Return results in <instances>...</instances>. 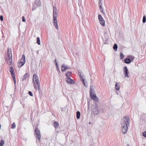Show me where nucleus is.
<instances>
[{"label": "nucleus", "mask_w": 146, "mask_h": 146, "mask_svg": "<svg viewBox=\"0 0 146 146\" xmlns=\"http://www.w3.org/2000/svg\"><path fill=\"white\" fill-rule=\"evenodd\" d=\"M102 6H101V5H100V6H99L100 10V11H101L102 13H103L104 14H105V12L104 11V10L103 8L102 7Z\"/></svg>", "instance_id": "24"}, {"label": "nucleus", "mask_w": 146, "mask_h": 146, "mask_svg": "<svg viewBox=\"0 0 146 146\" xmlns=\"http://www.w3.org/2000/svg\"><path fill=\"white\" fill-rule=\"evenodd\" d=\"M66 81L67 82L71 84H73L74 83V81L71 78H67Z\"/></svg>", "instance_id": "15"}, {"label": "nucleus", "mask_w": 146, "mask_h": 146, "mask_svg": "<svg viewBox=\"0 0 146 146\" xmlns=\"http://www.w3.org/2000/svg\"><path fill=\"white\" fill-rule=\"evenodd\" d=\"M36 6H35V4H33V8L32 9V11H34L36 9Z\"/></svg>", "instance_id": "36"}, {"label": "nucleus", "mask_w": 146, "mask_h": 146, "mask_svg": "<svg viewBox=\"0 0 146 146\" xmlns=\"http://www.w3.org/2000/svg\"><path fill=\"white\" fill-rule=\"evenodd\" d=\"M123 72L124 74L125 77L129 78L128 75L129 72L126 66H125L123 67Z\"/></svg>", "instance_id": "6"}, {"label": "nucleus", "mask_w": 146, "mask_h": 146, "mask_svg": "<svg viewBox=\"0 0 146 146\" xmlns=\"http://www.w3.org/2000/svg\"><path fill=\"white\" fill-rule=\"evenodd\" d=\"M22 21L23 22H25L26 21V20L24 16H22Z\"/></svg>", "instance_id": "40"}, {"label": "nucleus", "mask_w": 146, "mask_h": 146, "mask_svg": "<svg viewBox=\"0 0 146 146\" xmlns=\"http://www.w3.org/2000/svg\"><path fill=\"white\" fill-rule=\"evenodd\" d=\"M72 74V72H71L68 71L66 72L65 75L67 76V78H70Z\"/></svg>", "instance_id": "18"}, {"label": "nucleus", "mask_w": 146, "mask_h": 146, "mask_svg": "<svg viewBox=\"0 0 146 146\" xmlns=\"http://www.w3.org/2000/svg\"><path fill=\"white\" fill-rule=\"evenodd\" d=\"M29 75V74L28 73H26L24 75L23 78L22 79V81H23L24 80H25L27 77Z\"/></svg>", "instance_id": "19"}, {"label": "nucleus", "mask_w": 146, "mask_h": 146, "mask_svg": "<svg viewBox=\"0 0 146 146\" xmlns=\"http://www.w3.org/2000/svg\"><path fill=\"white\" fill-rule=\"evenodd\" d=\"M125 1H126V0H125Z\"/></svg>", "instance_id": "50"}, {"label": "nucleus", "mask_w": 146, "mask_h": 146, "mask_svg": "<svg viewBox=\"0 0 146 146\" xmlns=\"http://www.w3.org/2000/svg\"><path fill=\"white\" fill-rule=\"evenodd\" d=\"M124 62L125 63L127 64H129L131 62V60H130V58H127L125 59Z\"/></svg>", "instance_id": "17"}, {"label": "nucleus", "mask_w": 146, "mask_h": 146, "mask_svg": "<svg viewBox=\"0 0 146 146\" xmlns=\"http://www.w3.org/2000/svg\"><path fill=\"white\" fill-rule=\"evenodd\" d=\"M15 127L16 125L15 123L14 122L11 125V128L12 129H14L15 128Z\"/></svg>", "instance_id": "29"}, {"label": "nucleus", "mask_w": 146, "mask_h": 146, "mask_svg": "<svg viewBox=\"0 0 146 146\" xmlns=\"http://www.w3.org/2000/svg\"><path fill=\"white\" fill-rule=\"evenodd\" d=\"M76 118H77V119H78L80 118V112L79 111H77L76 113Z\"/></svg>", "instance_id": "22"}, {"label": "nucleus", "mask_w": 146, "mask_h": 146, "mask_svg": "<svg viewBox=\"0 0 146 146\" xmlns=\"http://www.w3.org/2000/svg\"><path fill=\"white\" fill-rule=\"evenodd\" d=\"M90 96L92 99L96 102L98 101V98L95 94L94 92H90Z\"/></svg>", "instance_id": "4"}, {"label": "nucleus", "mask_w": 146, "mask_h": 146, "mask_svg": "<svg viewBox=\"0 0 146 146\" xmlns=\"http://www.w3.org/2000/svg\"><path fill=\"white\" fill-rule=\"evenodd\" d=\"M33 83L35 88L36 89H38V90H39L40 88L38 78L36 74H33Z\"/></svg>", "instance_id": "2"}, {"label": "nucleus", "mask_w": 146, "mask_h": 146, "mask_svg": "<svg viewBox=\"0 0 146 146\" xmlns=\"http://www.w3.org/2000/svg\"><path fill=\"white\" fill-rule=\"evenodd\" d=\"M35 137L39 142L40 141L41 135L40 131L38 128H36L35 131Z\"/></svg>", "instance_id": "3"}, {"label": "nucleus", "mask_w": 146, "mask_h": 146, "mask_svg": "<svg viewBox=\"0 0 146 146\" xmlns=\"http://www.w3.org/2000/svg\"><path fill=\"white\" fill-rule=\"evenodd\" d=\"M28 94L30 96H33V93L31 91H29L28 92Z\"/></svg>", "instance_id": "38"}, {"label": "nucleus", "mask_w": 146, "mask_h": 146, "mask_svg": "<svg viewBox=\"0 0 146 146\" xmlns=\"http://www.w3.org/2000/svg\"><path fill=\"white\" fill-rule=\"evenodd\" d=\"M3 17L2 15H1V21H3Z\"/></svg>", "instance_id": "42"}, {"label": "nucleus", "mask_w": 146, "mask_h": 146, "mask_svg": "<svg viewBox=\"0 0 146 146\" xmlns=\"http://www.w3.org/2000/svg\"><path fill=\"white\" fill-rule=\"evenodd\" d=\"M114 50L116 51L117 50V45L116 44H114L113 47Z\"/></svg>", "instance_id": "23"}, {"label": "nucleus", "mask_w": 146, "mask_h": 146, "mask_svg": "<svg viewBox=\"0 0 146 146\" xmlns=\"http://www.w3.org/2000/svg\"><path fill=\"white\" fill-rule=\"evenodd\" d=\"M78 74L81 80L82 79H84L85 78V76H84V74L82 73L79 71Z\"/></svg>", "instance_id": "13"}, {"label": "nucleus", "mask_w": 146, "mask_h": 146, "mask_svg": "<svg viewBox=\"0 0 146 146\" xmlns=\"http://www.w3.org/2000/svg\"><path fill=\"white\" fill-rule=\"evenodd\" d=\"M91 122H90L89 123V124H91Z\"/></svg>", "instance_id": "48"}, {"label": "nucleus", "mask_w": 146, "mask_h": 146, "mask_svg": "<svg viewBox=\"0 0 146 146\" xmlns=\"http://www.w3.org/2000/svg\"><path fill=\"white\" fill-rule=\"evenodd\" d=\"M14 84H16V81H14Z\"/></svg>", "instance_id": "45"}, {"label": "nucleus", "mask_w": 146, "mask_h": 146, "mask_svg": "<svg viewBox=\"0 0 146 146\" xmlns=\"http://www.w3.org/2000/svg\"><path fill=\"white\" fill-rule=\"evenodd\" d=\"M37 7L40 6L41 5V2L40 0H35V4Z\"/></svg>", "instance_id": "14"}, {"label": "nucleus", "mask_w": 146, "mask_h": 146, "mask_svg": "<svg viewBox=\"0 0 146 146\" xmlns=\"http://www.w3.org/2000/svg\"><path fill=\"white\" fill-rule=\"evenodd\" d=\"M130 119L128 117L125 116L121 120V131L123 134H125L128 129L127 125L129 124Z\"/></svg>", "instance_id": "1"}, {"label": "nucleus", "mask_w": 146, "mask_h": 146, "mask_svg": "<svg viewBox=\"0 0 146 146\" xmlns=\"http://www.w3.org/2000/svg\"><path fill=\"white\" fill-rule=\"evenodd\" d=\"M11 49L7 48V57H12Z\"/></svg>", "instance_id": "10"}, {"label": "nucleus", "mask_w": 146, "mask_h": 146, "mask_svg": "<svg viewBox=\"0 0 146 146\" xmlns=\"http://www.w3.org/2000/svg\"><path fill=\"white\" fill-rule=\"evenodd\" d=\"M9 71L11 73L12 76L15 75L14 70L13 67H11L9 68Z\"/></svg>", "instance_id": "16"}, {"label": "nucleus", "mask_w": 146, "mask_h": 146, "mask_svg": "<svg viewBox=\"0 0 146 146\" xmlns=\"http://www.w3.org/2000/svg\"><path fill=\"white\" fill-rule=\"evenodd\" d=\"M92 111L93 114L94 115H97L98 113L99 110L96 105L93 107Z\"/></svg>", "instance_id": "7"}, {"label": "nucleus", "mask_w": 146, "mask_h": 146, "mask_svg": "<svg viewBox=\"0 0 146 146\" xmlns=\"http://www.w3.org/2000/svg\"><path fill=\"white\" fill-rule=\"evenodd\" d=\"M102 0H99V6H100V5H101V6L102 5Z\"/></svg>", "instance_id": "39"}, {"label": "nucleus", "mask_w": 146, "mask_h": 146, "mask_svg": "<svg viewBox=\"0 0 146 146\" xmlns=\"http://www.w3.org/2000/svg\"><path fill=\"white\" fill-rule=\"evenodd\" d=\"M98 18L101 25L103 26H104L105 25V21L101 15L99 14L98 15Z\"/></svg>", "instance_id": "5"}, {"label": "nucleus", "mask_w": 146, "mask_h": 146, "mask_svg": "<svg viewBox=\"0 0 146 146\" xmlns=\"http://www.w3.org/2000/svg\"><path fill=\"white\" fill-rule=\"evenodd\" d=\"M143 136L145 137H146V131L143 132L142 133Z\"/></svg>", "instance_id": "37"}, {"label": "nucleus", "mask_w": 146, "mask_h": 146, "mask_svg": "<svg viewBox=\"0 0 146 146\" xmlns=\"http://www.w3.org/2000/svg\"><path fill=\"white\" fill-rule=\"evenodd\" d=\"M5 143V141L3 139L1 140L0 146H3V145Z\"/></svg>", "instance_id": "30"}, {"label": "nucleus", "mask_w": 146, "mask_h": 146, "mask_svg": "<svg viewBox=\"0 0 146 146\" xmlns=\"http://www.w3.org/2000/svg\"><path fill=\"white\" fill-rule=\"evenodd\" d=\"M57 9L56 7H53V17H57L58 13H57Z\"/></svg>", "instance_id": "11"}, {"label": "nucleus", "mask_w": 146, "mask_h": 146, "mask_svg": "<svg viewBox=\"0 0 146 146\" xmlns=\"http://www.w3.org/2000/svg\"><path fill=\"white\" fill-rule=\"evenodd\" d=\"M120 56L121 59H122L124 57V55L121 52L120 54Z\"/></svg>", "instance_id": "31"}, {"label": "nucleus", "mask_w": 146, "mask_h": 146, "mask_svg": "<svg viewBox=\"0 0 146 146\" xmlns=\"http://www.w3.org/2000/svg\"><path fill=\"white\" fill-rule=\"evenodd\" d=\"M36 43L39 45L40 44V39L39 37H38L36 38Z\"/></svg>", "instance_id": "25"}, {"label": "nucleus", "mask_w": 146, "mask_h": 146, "mask_svg": "<svg viewBox=\"0 0 146 146\" xmlns=\"http://www.w3.org/2000/svg\"><path fill=\"white\" fill-rule=\"evenodd\" d=\"M53 23L57 22V17H53Z\"/></svg>", "instance_id": "33"}, {"label": "nucleus", "mask_w": 146, "mask_h": 146, "mask_svg": "<svg viewBox=\"0 0 146 146\" xmlns=\"http://www.w3.org/2000/svg\"><path fill=\"white\" fill-rule=\"evenodd\" d=\"M61 74V73H60L59 72H58V74Z\"/></svg>", "instance_id": "49"}, {"label": "nucleus", "mask_w": 146, "mask_h": 146, "mask_svg": "<svg viewBox=\"0 0 146 146\" xmlns=\"http://www.w3.org/2000/svg\"><path fill=\"white\" fill-rule=\"evenodd\" d=\"M142 22L143 23H145L146 22V18L145 15L143 17Z\"/></svg>", "instance_id": "32"}, {"label": "nucleus", "mask_w": 146, "mask_h": 146, "mask_svg": "<svg viewBox=\"0 0 146 146\" xmlns=\"http://www.w3.org/2000/svg\"><path fill=\"white\" fill-rule=\"evenodd\" d=\"M84 86H86V84H85V83L84 84Z\"/></svg>", "instance_id": "46"}, {"label": "nucleus", "mask_w": 146, "mask_h": 146, "mask_svg": "<svg viewBox=\"0 0 146 146\" xmlns=\"http://www.w3.org/2000/svg\"><path fill=\"white\" fill-rule=\"evenodd\" d=\"M115 89L117 90H119V89L120 86L119 85H118V83H116L115 84Z\"/></svg>", "instance_id": "21"}, {"label": "nucleus", "mask_w": 146, "mask_h": 146, "mask_svg": "<svg viewBox=\"0 0 146 146\" xmlns=\"http://www.w3.org/2000/svg\"><path fill=\"white\" fill-rule=\"evenodd\" d=\"M54 62L55 63V64L56 65V63H57L56 62V59L55 60H54Z\"/></svg>", "instance_id": "44"}, {"label": "nucleus", "mask_w": 146, "mask_h": 146, "mask_svg": "<svg viewBox=\"0 0 146 146\" xmlns=\"http://www.w3.org/2000/svg\"><path fill=\"white\" fill-rule=\"evenodd\" d=\"M54 127L55 129H57L58 128L59 126V123L55 121L54 123Z\"/></svg>", "instance_id": "20"}, {"label": "nucleus", "mask_w": 146, "mask_h": 146, "mask_svg": "<svg viewBox=\"0 0 146 146\" xmlns=\"http://www.w3.org/2000/svg\"><path fill=\"white\" fill-rule=\"evenodd\" d=\"M127 146H130L129 144H127Z\"/></svg>", "instance_id": "47"}, {"label": "nucleus", "mask_w": 146, "mask_h": 146, "mask_svg": "<svg viewBox=\"0 0 146 146\" xmlns=\"http://www.w3.org/2000/svg\"><path fill=\"white\" fill-rule=\"evenodd\" d=\"M94 92V90L93 86H91L90 87V92Z\"/></svg>", "instance_id": "26"}, {"label": "nucleus", "mask_w": 146, "mask_h": 146, "mask_svg": "<svg viewBox=\"0 0 146 146\" xmlns=\"http://www.w3.org/2000/svg\"><path fill=\"white\" fill-rule=\"evenodd\" d=\"M12 76L13 78V81H16V79H15V75H14V76Z\"/></svg>", "instance_id": "41"}, {"label": "nucleus", "mask_w": 146, "mask_h": 146, "mask_svg": "<svg viewBox=\"0 0 146 146\" xmlns=\"http://www.w3.org/2000/svg\"><path fill=\"white\" fill-rule=\"evenodd\" d=\"M7 64L10 66L12 64V57H7L6 59Z\"/></svg>", "instance_id": "8"}, {"label": "nucleus", "mask_w": 146, "mask_h": 146, "mask_svg": "<svg viewBox=\"0 0 146 146\" xmlns=\"http://www.w3.org/2000/svg\"><path fill=\"white\" fill-rule=\"evenodd\" d=\"M69 68L68 67L67 65H63L61 67V71L63 72H65L67 69H69Z\"/></svg>", "instance_id": "12"}, {"label": "nucleus", "mask_w": 146, "mask_h": 146, "mask_svg": "<svg viewBox=\"0 0 146 146\" xmlns=\"http://www.w3.org/2000/svg\"><path fill=\"white\" fill-rule=\"evenodd\" d=\"M54 25L55 26L56 29H57L58 28V25L57 22L53 23Z\"/></svg>", "instance_id": "35"}, {"label": "nucleus", "mask_w": 146, "mask_h": 146, "mask_svg": "<svg viewBox=\"0 0 146 146\" xmlns=\"http://www.w3.org/2000/svg\"><path fill=\"white\" fill-rule=\"evenodd\" d=\"M129 58H130V60H131V62H132L134 59V57L131 55L129 56Z\"/></svg>", "instance_id": "28"}, {"label": "nucleus", "mask_w": 146, "mask_h": 146, "mask_svg": "<svg viewBox=\"0 0 146 146\" xmlns=\"http://www.w3.org/2000/svg\"><path fill=\"white\" fill-rule=\"evenodd\" d=\"M81 81H82V83H83V84H84L85 83V81H84V79H82V80Z\"/></svg>", "instance_id": "43"}, {"label": "nucleus", "mask_w": 146, "mask_h": 146, "mask_svg": "<svg viewBox=\"0 0 146 146\" xmlns=\"http://www.w3.org/2000/svg\"><path fill=\"white\" fill-rule=\"evenodd\" d=\"M18 61H19L21 64L22 66H23L25 62V58L24 54H23L20 60Z\"/></svg>", "instance_id": "9"}, {"label": "nucleus", "mask_w": 146, "mask_h": 146, "mask_svg": "<svg viewBox=\"0 0 146 146\" xmlns=\"http://www.w3.org/2000/svg\"><path fill=\"white\" fill-rule=\"evenodd\" d=\"M17 66L19 68H21L23 66H22V64L19 61H18L17 63Z\"/></svg>", "instance_id": "34"}, {"label": "nucleus", "mask_w": 146, "mask_h": 146, "mask_svg": "<svg viewBox=\"0 0 146 146\" xmlns=\"http://www.w3.org/2000/svg\"><path fill=\"white\" fill-rule=\"evenodd\" d=\"M56 66L57 68V71L59 72L60 73H61V72H60V71L59 68V65L57 63H56Z\"/></svg>", "instance_id": "27"}]
</instances>
